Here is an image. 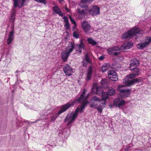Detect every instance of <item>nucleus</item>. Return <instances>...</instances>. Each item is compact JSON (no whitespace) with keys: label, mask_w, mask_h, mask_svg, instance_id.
<instances>
[{"label":"nucleus","mask_w":151,"mask_h":151,"mask_svg":"<svg viewBox=\"0 0 151 151\" xmlns=\"http://www.w3.org/2000/svg\"><path fill=\"white\" fill-rule=\"evenodd\" d=\"M88 102L87 101H83L82 102L81 107H77L74 113H71L68 114L64 119V122H66L69 121L68 125L73 122L75 119L77 117L78 112L82 113L85 109Z\"/></svg>","instance_id":"nucleus-1"},{"label":"nucleus","mask_w":151,"mask_h":151,"mask_svg":"<svg viewBox=\"0 0 151 151\" xmlns=\"http://www.w3.org/2000/svg\"><path fill=\"white\" fill-rule=\"evenodd\" d=\"M86 92V90L84 89L82 93L81 94V96L78 99H76L73 101H70L67 103L65 104L62 105L60 107V110L57 112V114L60 115L62 113L66 111L70 107L73 106L75 104L77 103V102H80L82 100H83L87 99L89 95L88 94L86 97H84V95Z\"/></svg>","instance_id":"nucleus-2"},{"label":"nucleus","mask_w":151,"mask_h":151,"mask_svg":"<svg viewBox=\"0 0 151 151\" xmlns=\"http://www.w3.org/2000/svg\"><path fill=\"white\" fill-rule=\"evenodd\" d=\"M135 77H136V76L132 73L126 76L125 79L123 80V83L127 84V86H129L137 83L141 82L142 81V78L140 77L133 79L132 80H130L132 78Z\"/></svg>","instance_id":"nucleus-3"},{"label":"nucleus","mask_w":151,"mask_h":151,"mask_svg":"<svg viewBox=\"0 0 151 151\" xmlns=\"http://www.w3.org/2000/svg\"><path fill=\"white\" fill-rule=\"evenodd\" d=\"M93 0H81V2L80 4L79 7L77 8V11L78 13L81 15H85L88 13V6L84 4L86 3H91Z\"/></svg>","instance_id":"nucleus-4"},{"label":"nucleus","mask_w":151,"mask_h":151,"mask_svg":"<svg viewBox=\"0 0 151 151\" xmlns=\"http://www.w3.org/2000/svg\"><path fill=\"white\" fill-rule=\"evenodd\" d=\"M74 49V45L72 43H70L66 48L65 50L63 51L61 54V57L63 60L66 62L70 54Z\"/></svg>","instance_id":"nucleus-5"},{"label":"nucleus","mask_w":151,"mask_h":151,"mask_svg":"<svg viewBox=\"0 0 151 151\" xmlns=\"http://www.w3.org/2000/svg\"><path fill=\"white\" fill-rule=\"evenodd\" d=\"M134 30L132 28L130 29L125 32L122 36V38L123 40L126 39L129 40L132 38L134 36Z\"/></svg>","instance_id":"nucleus-6"},{"label":"nucleus","mask_w":151,"mask_h":151,"mask_svg":"<svg viewBox=\"0 0 151 151\" xmlns=\"http://www.w3.org/2000/svg\"><path fill=\"white\" fill-rule=\"evenodd\" d=\"M88 13L93 16L98 15L100 14V8L96 5H93L88 9Z\"/></svg>","instance_id":"nucleus-7"},{"label":"nucleus","mask_w":151,"mask_h":151,"mask_svg":"<svg viewBox=\"0 0 151 151\" xmlns=\"http://www.w3.org/2000/svg\"><path fill=\"white\" fill-rule=\"evenodd\" d=\"M151 42V37L149 36L146 37L144 41L143 42L138 43L137 47L139 49L142 50L148 45Z\"/></svg>","instance_id":"nucleus-8"},{"label":"nucleus","mask_w":151,"mask_h":151,"mask_svg":"<svg viewBox=\"0 0 151 151\" xmlns=\"http://www.w3.org/2000/svg\"><path fill=\"white\" fill-rule=\"evenodd\" d=\"M108 53L111 55H117L120 52V49L118 46H114L107 49Z\"/></svg>","instance_id":"nucleus-9"},{"label":"nucleus","mask_w":151,"mask_h":151,"mask_svg":"<svg viewBox=\"0 0 151 151\" xmlns=\"http://www.w3.org/2000/svg\"><path fill=\"white\" fill-rule=\"evenodd\" d=\"M108 75L109 79L111 81H116L118 80L117 73L114 70H109L108 72Z\"/></svg>","instance_id":"nucleus-10"},{"label":"nucleus","mask_w":151,"mask_h":151,"mask_svg":"<svg viewBox=\"0 0 151 151\" xmlns=\"http://www.w3.org/2000/svg\"><path fill=\"white\" fill-rule=\"evenodd\" d=\"M81 26L84 31L87 33L91 32V27L89 24L86 22H83L81 24Z\"/></svg>","instance_id":"nucleus-11"},{"label":"nucleus","mask_w":151,"mask_h":151,"mask_svg":"<svg viewBox=\"0 0 151 151\" xmlns=\"http://www.w3.org/2000/svg\"><path fill=\"white\" fill-rule=\"evenodd\" d=\"M131 90V88L120 89V94L122 97L126 98L129 96L130 93V91Z\"/></svg>","instance_id":"nucleus-12"},{"label":"nucleus","mask_w":151,"mask_h":151,"mask_svg":"<svg viewBox=\"0 0 151 151\" xmlns=\"http://www.w3.org/2000/svg\"><path fill=\"white\" fill-rule=\"evenodd\" d=\"M63 71L66 76H70L73 73V68L68 64H67L63 68Z\"/></svg>","instance_id":"nucleus-13"},{"label":"nucleus","mask_w":151,"mask_h":151,"mask_svg":"<svg viewBox=\"0 0 151 151\" xmlns=\"http://www.w3.org/2000/svg\"><path fill=\"white\" fill-rule=\"evenodd\" d=\"M102 99H100L99 98L96 96L93 97L91 99V102L92 103L90 104V107L91 108H96L97 107V104L96 103L99 102Z\"/></svg>","instance_id":"nucleus-14"},{"label":"nucleus","mask_w":151,"mask_h":151,"mask_svg":"<svg viewBox=\"0 0 151 151\" xmlns=\"http://www.w3.org/2000/svg\"><path fill=\"white\" fill-rule=\"evenodd\" d=\"M80 43L79 44H77L75 46L74 45V48L76 49V50L77 52H79L81 53L82 52V50L85 49L84 44L82 40H80Z\"/></svg>","instance_id":"nucleus-15"},{"label":"nucleus","mask_w":151,"mask_h":151,"mask_svg":"<svg viewBox=\"0 0 151 151\" xmlns=\"http://www.w3.org/2000/svg\"><path fill=\"white\" fill-rule=\"evenodd\" d=\"M139 64V61L136 59H134L130 61L129 68L130 70H132L134 68L138 65Z\"/></svg>","instance_id":"nucleus-16"},{"label":"nucleus","mask_w":151,"mask_h":151,"mask_svg":"<svg viewBox=\"0 0 151 151\" xmlns=\"http://www.w3.org/2000/svg\"><path fill=\"white\" fill-rule=\"evenodd\" d=\"M25 0H13L14 7L16 8L18 6L19 8H21L24 6V4Z\"/></svg>","instance_id":"nucleus-17"},{"label":"nucleus","mask_w":151,"mask_h":151,"mask_svg":"<svg viewBox=\"0 0 151 151\" xmlns=\"http://www.w3.org/2000/svg\"><path fill=\"white\" fill-rule=\"evenodd\" d=\"M133 43L130 41L125 43L121 46V49L124 51V50L130 49Z\"/></svg>","instance_id":"nucleus-18"},{"label":"nucleus","mask_w":151,"mask_h":151,"mask_svg":"<svg viewBox=\"0 0 151 151\" xmlns=\"http://www.w3.org/2000/svg\"><path fill=\"white\" fill-rule=\"evenodd\" d=\"M125 103V101L124 100L120 99L119 98L115 99L114 101V104L118 107L124 105Z\"/></svg>","instance_id":"nucleus-19"},{"label":"nucleus","mask_w":151,"mask_h":151,"mask_svg":"<svg viewBox=\"0 0 151 151\" xmlns=\"http://www.w3.org/2000/svg\"><path fill=\"white\" fill-rule=\"evenodd\" d=\"M14 39V33L13 31H11L9 33L7 39V44L9 45L13 41Z\"/></svg>","instance_id":"nucleus-20"},{"label":"nucleus","mask_w":151,"mask_h":151,"mask_svg":"<svg viewBox=\"0 0 151 151\" xmlns=\"http://www.w3.org/2000/svg\"><path fill=\"white\" fill-rule=\"evenodd\" d=\"M92 68L90 66L89 67L86 76V80L87 81L90 80L91 79L92 73Z\"/></svg>","instance_id":"nucleus-21"},{"label":"nucleus","mask_w":151,"mask_h":151,"mask_svg":"<svg viewBox=\"0 0 151 151\" xmlns=\"http://www.w3.org/2000/svg\"><path fill=\"white\" fill-rule=\"evenodd\" d=\"M105 101H104L103 102L100 103L99 106L96 107V108H97V110L101 113L102 112V109L105 107Z\"/></svg>","instance_id":"nucleus-22"},{"label":"nucleus","mask_w":151,"mask_h":151,"mask_svg":"<svg viewBox=\"0 0 151 151\" xmlns=\"http://www.w3.org/2000/svg\"><path fill=\"white\" fill-rule=\"evenodd\" d=\"M53 11L56 13L59 14V15L61 17H63V14L62 13L61 11L57 6H55L53 7Z\"/></svg>","instance_id":"nucleus-23"},{"label":"nucleus","mask_w":151,"mask_h":151,"mask_svg":"<svg viewBox=\"0 0 151 151\" xmlns=\"http://www.w3.org/2000/svg\"><path fill=\"white\" fill-rule=\"evenodd\" d=\"M134 30V36L137 34H142L144 33V32L143 30H139L138 28L137 27L132 28Z\"/></svg>","instance_id":"nucleus-24"},{"label":"nucleus","mask_w":151,"mask_h":151,"mask_svg":"<svg viewBox=\"0 0 151 151\" xmlns=\"http://www.w3.org/2000/svg\"><path fill=\"white\" fill-rule=\"evenodd\" d=\"M109 68V65L108 64H104L103 65L101 68V70L102 72H104L108 70Z\"/></svg>","instance_id":"nucleus-25"},{"label":"nucleus","mask_w":151,"mask_h":151,"mask_svg":"<svg viewBox=\"0 0 151 151\" xmlns=\"http://www.w3.org/2000/svg\"><path fill=\"white\" fill-rule=\"evenodd\" d=\"M132 70L133 71L132 73L136 77L138 76L139 75L140 71L138 68H134L133 69H132Z\"/></svg>","instance_id":"nucleus-26"},{"label":"nucleus","mask_w":151,"mask_h":151,"mask_svg":"<svg viewBox=\"0 0 151 151\" xmlns=\"http://www.w3.org/2000/svg\"><path fill=\"white\" fill-rule=\"evenodd\" d=\"M108 94L109 95L112 96L115 94L114 90L112 88H109L108 90Z\"/></svg>","instance_id":"nucleus-27"},{"label":"nucleus","mask_w":151,"mask_h":151,"mask_svg":"<svg viewBox=\"0 0 151 151\" xmlns=\"http://www.w3.org/2000/svg\"><path fill=\"white\" fill-rule=\"evenodd\" d=\"M87 41L88 43L93 45H95L97 44V42L95 41L92 38H89L87 39Z\"/></svg>","instance_id":"nucleus-28"},{"label":"nucleus","mask_w":151,"mask_h":151,"mask_svg":"<svg viewBox=\"0 0 151 151\" xmlns=\"http://www.w3.org/2000/svg\"><path fill=\"white\" fill-rule=\"evenodd\" d=\"M101 86L102 87L105 88L108 86V83L105 79H102L101 81Z\"/></svg>","instance_id":"nucleus-29"},{"label":"nucleus","mask_w":151,"mask_h":151,"mask_svg":"<svg viewBox=\"0 0 151 151\" xmlns=\"http://www.w3.org/2000/svg\"><path fill=\"white\" fill-rule=\"evenodd\" d=\"M102 88L100 87H98L96 88V93L99 95H100L101 94H102L103 91Z\"/></svg>","instance_id":"nucleus-30"},{"label":"nucleus","mask_w":151,"mask_h":151,"mask_svg":"<svg viewBox=\"0 0 151 151\" xmlns=\"http://www.w3.org/2000/svg\"><path fill=\"white\" fill-rule=\"evenodd\" d=\"M109 94L106 92H104L102 93V97L104 100H105L109 98Z\"/></svg>","instance_id":"nucleus-31"},{"label":"nucleus","mask_w":151,"mask_h":151,"mask_svg":"<svg viewBox=\"0 0 151 151\" xmlns=\"http://www.w3.org/2000/svg\"><path fill=\"white\" fill-rule=\"evenodd\" d=\"M59 115H58L57 114V113L56 114L53 115L51 117V122H54L56 119L57 117Z\"/></svg>","instance_id":"nucleus-32"},{"label":"nucleus","mask_w":151,"mask_h":151,"mask_svg":"<svg viewBox=\"0 0 151 151\" xmlns=\"http://www.w3.org/2000/svg\"><path fill=\"white\" fill-rule=\"evenodd\" d=\"M38 3L43 4L45 5L46 4V1L45 0H35Z\"/></svg>","instance_id":"nucleus-33"},{"label":"nucleus","mask_w":151,"mask_h":151,"mask_svg":"<svg viewBox=\"0 0 151 151\" xmlns=\"http://www.w3.org/2000/svg\"><path fill=\"white\" fill-rule=\"evenodd\" d=\"M73 36L76 38H78L79 37V34L75 31H74L73 33Z\"/></svg>","instance_id":"nucleus-34"},{"label":"nucleus","mask_w":151,"mask_h":151,"mask_svg":"<svg viewBox=\"0 0 151 151\" xmlns=\"http://www.w3.org/2000/svg\"><path fill=\"white\" fill-rule=\"evenodd\" d=\"M15 15H14V14H11L10 19L11 22L13 23H14L15 19Z\"/></svg>","instance_id":"nucleus-35"},{"label":"nucleus","mask_w":151,"mask_h":151,"mask_svg":"<svg viewBox=\"0 0 151 151\" xmlns=\"http://www.w3.org/2000/svg\"><path fill=\"white\" fill-rule=\"evenodd\" d=\"M69 17L70 18V20L71 22H72V23L74 24V25H75V27H76L77 25L74 20L73 19V18H72L71 16L69 15Z\"/></svg>","instance_id":"nucleus-36"},{"label":"nucleus","mask_w":151,"mask_h":151,"mask_svg":"<svg viewBox=\"0 0 151 151\" xmlns=\"http://www.w3.org/2000/svg\"><path fill=\"white\" fill-rule=\"evenodd\" d=\"M65 23L64 24V26L65 29L67 30L69 29L70 28V25L69 22H65Z\"/></svg>","instance_id":"nucleus-37"},{"label":"nucleus","mask_w":151,"mask_h":151,"mask_svg":"<svg viewBox=\"0 0 151 151\" xmlns=\"http://www.w3.org/2000/svg\"><path fill=\"white\" fill-rule=\"evenodd\" d=\"M84 60H85V61L86 62V63H88L89 62V59L87 54H86V55L85 58Z\"/></svg>","instance_id":"nucleus-38"},{"label":"nucleus","mask_w":151,"mask_h":151,"mask_svg":"<svg viewBox=\"0 0 151 151\" xmlns=\"http://www.w3.org/2000/svg\"><path fill=\"white\" fill-rule=\"evenodd\" d=\"M63 19H64V22H68V18L66 16H64L63 17Z\"/></svg>","instance_id":"nucleus-39"},{"label":"nucleus","mask_w":151,"mask_h":151,"mask_svg":"<svg viewBox=\"0 0 151 151\" xmlns=\"http://www.w3.org/2000/svg\"><path fill=\"white\" fill-rule=\"evenodd\" d=\"M16 13V9L14 8L12 9V14H14L15 15V14Z\"/></svg>","instance_id":"nucleus-40"},{"label":"nucleus","mask_w":151,"mask_h":151,"mask_svg":"<svg viewBox=\"0 0 151 151\" xmlns=\"http://www.w3.org/2000/svg\"><path fill=\"white\" fill-rule=\"evenodd\" d=\"M83 63V65L84 66H86L87 64L88 63H86V61H85L84 60H83V61L82 62Z\"/></svg>","instance_id":"nucleus-41"},{"label":"nucleus","mask_w":151,"mask_h":151,"mask_svg":"<svg viewBox=\"0 0 151 151\" xmlns=\"http://www.w3.org/2000/svg\"><path fill=\"white\" fill-rule=\"evenodd\" d=\"M50 110L49 109H48L47 110H45V111H43V112H44V113L45 112H47V113H46V114H44V115H47L48 114V113H50V112H48V111H50Z\"/></svg>","instance_id":"nucleus-42"},{"label":"nucleus","mask_w":151,"mask_h":151,"mask_svg":"<svg viewBox=\"0 0 151 151\" xmlns=\"http://www.w3.org/2000/svg\"><path fill=\"white\" fill-rule=\"evenodd\" d=\"M130 147L128 146L125 148V150L126 151H129L130 150Z\"/></svg>","instance_id":"nucleus-43"},{"label":"nucleus","mask_w":151,"mask_h":151,"mask_svg":"<svg viewBox=\"0 0 151 151\" xmlns=\"http://www.w3.org/2000/svg\"><path fill=\"white\" fill-rule=\"evenodd\" d=\"M124 87V86L123 85H119V86H118V90L120 91V89H121V88L122 87Z\"/></svg>","instance_id":"nucleus-44"},{"label":"nucleus","mask_w":151,"mask_h":151,"mask_svg":"<svg viewBox=\"0 0 151 151\" xmlns=\"http://www.w3.org/2000/svg\"><path fill=\"white\" fill-rule=\"evenodd\" d=\"M104 58L105 57L104 55L101 56L99 58V59L100 60H102L104 59Z\"/></svg>","instance_id":"nucleus-45"},{"label":"nucleus","mask_w":151,"mask_h":151,"mask_svg":"<svg viewBox=\"0 0 151 151\" xmlns=\"http://www.w3.org/2000/svg\"><path fill=\"white\" fill-rule=\"evenodd\" d=\"M14 25H12V31H13V32H14Z\"/></svg>","instance_id":"nucleus-46"},{"label":"nucleus","mask_w":151,"mask_h":151,"mask_svg":"<svg viewBox=\"0 0 151 151\" xmlns=\"http://www.w3.org/2000/svg\"><path fill=\"white\" fill-rule=\"evenodd\" d=\"M76 27H75V25L73 27V29L74 30L75 29Z\"/></svg>","instance_id":"nucleus-47"},{"label":"nucleus","mask_w":151,"mask_h":151,"mask_svg":"<svg viewBox=\"0 0 151 151\" xmlns=\"http://www.w3.org/2000/svg\"><path fill=\"white\" fill-rule=\"evenodd\" d=\"M65 9L66 11H67L68 12L69 11V10L67 8H65Z\"/></svg>","instance_id":"nucleus-48"},{"label":"nucleus","mask_w":151,"mask_h":151,"mask_svg":"<svg viewBox=\"0 0 151 151\" xmlns=\"http://www.w3.org/2000/svg\"><path fill=\"white\" fill-rule=\"evenodd\" d=\"M38 120H37L35 122H34L33 123H35L37 122V121H38Z\"/></svg>","instance_id":"nucleus-49"},{"label":"nucleus","mask_w":151,"mask_h":151,"mask_svg":"<svg viewBox=\"0 0 151 151\" xmlns=\"http://www.w3.org/2000/svg\"><path fill=\"white\" fill-rule=\"evenodd\" d=\"M19 71H18V70H17L16 72H15V73H18L19 72Z\"/></svg>","instance_id":"nucleus-50"},{"label":"nucleus","mask_w":151,"mask_h":151,"mask_svg":"<svg viewBox=\"0 0 151 151\" xmlns=\"http://www.w3.org/2000/svg\"><path fill=\"white\" fill-rule=\"evenodd\" d=\"M95 86H96V85H93V87H94Z\"/></svg>","instance_id":"nucleus-51"},{"label":"nucleus","mask_w":151,"mask_h":151,"mask_svg":"<svg viewBox=\"0 0 151 151\" xmlns=\"http://www.w3.org/2000/svg\"><path fill=\"white\" fill-rule=\"evenodd\" d=\"M42 115H43V114H42Z\"/></svg>","instance_id":"nucleus-52"},{"label":"nucleus","mask_w":151,"mask_h":151,"mask_svg":"<svg viewBox=\"0 0 151 151\" xmlns=\"http://www.w3.org/2000/svg\"><path fill=\"white\" fill-rule=\"evenodd\" d=\"M150 28H151V27H150Z\"/></svg>","instance_id":"nucleus-53"}]
</instances>
